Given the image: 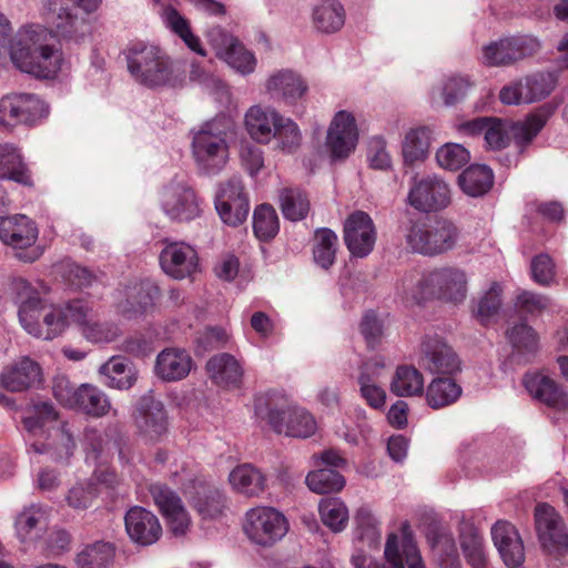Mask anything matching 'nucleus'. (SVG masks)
<instances>
[{
    "label": "nucleus",
    "instance_id": "f257e3e1",
    "mask_svg": "<svg viewBox=\"0 0 568 568\" xmlns=\"http://www.w3.org/2000/svg\"><path fill=\"white\" fill-rule=\"evenodd\" d=\"M467 293V277L457 267H440L428 273L412 270L406 272L396 285V294L407 304L439 298L459 303Z\"/></svg>",
    "mask_w": 568,
    "mask_h": 568
},
{
    "label": "nucleus",
    "instance_id": "f03ea898",
    "mask_svg": "<svg viewBox=\"0 0 568 568\" xmlns=\"http://www.w3.org/2000/svg\"><path fill=\"white\" fill-rule=\"evenodd\" d=\"M51 38L52 32L39 24L21 29L11 41V61L36 78H55L61 70L62 52L49 42Z\"/></svg>",
    "mask_w": 568,
    "mask_h": 568
},
{
    "label": "nucleus",
    "instance_id": "7ed1b4c3",
    "mask_svg": "<svg viewBox=\"0 0 568 568\" xmlns=\"http://www.w3.org/2000/svg\"><path fill=\"white\" fill-rule=\"evenodd\" d=\"M254 409L256 417L266 422L276 434L307 438L316 430L313 415L302 407L291 405L277 392L257 395L254 400Z\"/></svg>",
    "mask_w": 568,
    "mask_h": 568
},
{
    "label": "nucleus",
    "instance_id": "20e7f679",
    "mask_svg": "<svg viewBox=\"0 0 568 568\" xmlns=\"http://www.w3.org/2000/svg\"><path fill=\"white\" fill-rule=\"evenodd\" d=\"M16 285L23 290V293H19L21 305L18 314L24 329L43 339H53L62 334L72 322L67 303L64 306H54L42 315V300L39 294L31 291L30 284L24 280H19Z\"/></svg>",
    "mask_w": 568,
    "mask_h": 568
},
{
    "label": "nucleus",
    "instance_id": "39448f33",
    "mask_svg": "<svg viewBox=\"0 0 568 568\" xmlns=\"http://www.w3.org/2000/svg\"><path fill=\"white\" fill-rule=\"evenodd\" d=\"M458 237L459 231L455 223L444 217L410 220L405 232L407 246L424 256H436L450 251Z\"/></svg>",
    "mask_w": 568,
    "mask_h": 568
},
{
    "label": "nucleus",
    "instance_id": "423d86ee",
    "mask_svg": "<svg viewBox=\"0 0 568 568\" xmlns=\"http://www.w3.org/2000/svg\"><path fill=\"white\" fill-rule=\"evenodd\" d=\"M128 69L143 85H164L171 78L172 69L168 57L155 45L143 42L131 43L126 49Z\"/></svg>",
    "mask_w": 568,
    "mask_h": 568
},
{
    "label": "nucleus",
    "instance_id": "0eeeda50",
    "mask_svg": "<svg viewBox=\"0 0 568 568\" xmlns=\"http://www.w3.org/2000/svg\"><path fill=\"white\" fill-rule=\"evenodd\" d=\"M192 150L202 170L209 174L220 172L229 161L226 130L222 121L214 119L205 123L193 136Z\"/></svg>",
    "mask_w": 568,
    "mask_h": 568
},
{
    "label": "nucleus",
    "instance_id": "6e6552de",
    "mask_svg": "<svg viewBox=\"0 0 568 568\" xmlns=\"http://www.w3.org/2000/svg\"><path fill=\"white\" fill-rule=\"evenodd\" d=\"M384 556L388 566L367 557L363 550L353 555L351 561L354 568H425L416 542L406 532L400 540L394 532L388 535Z\"/></svg>",
    "mask_w": 568,
    "mask_h": 568
},
{
    "label": "nucleus",
    "instance_id": "1a4fd4ad",
    "mask_svg": "<svg viewBox=\"0 0 568 568\" xmlns=\"http://www.w3.org/2000/svg\"><path fill=\"white\" fill-rule=\"evenodd\" d=\"M38 235L36 223L26 215L2 216V243L20 262L33 263L42 256L44 248L36 244Z\"/></svg>",
    "mask_w": 568,
    "mask_h": 568
},
{
    "label": "nucleus",
    "instance_id": "9d476101",
    "mask_svg": "<svg viewBox=\"0 0 568 568\" xmlns=\"http://www.w3.org/2000/svg\"><path fill=\"white\" fill-rule=\"evenodd\" d=\"M244 531L255 544L272 546L287 532V523L276 509L257 507L246 513Z\"/></svg>",
    "mask_w": 568,
    "mask_h": 568
},
{
    "label": "nucleus",
    "instance_id": "9b49d317",
    "mask_svg": "<svg viewBox=\"0 0 568 568\" xmlns=\"http://www.w3.org/2000/svg\"><path fill=\"white\" fill-rule=\"evenodd\" d=\"M100 2L101 0H47V20L55 28L57 36L70 38L83 22L78 11L91 13L98 9Z\"/></svg>",
    "mask_w": 568,
    "mask_h": 568
},
{
    "label": "nucleus",
    "instance_id": "f8f14e48",
    "mask_svg": "<svg viewBox=\"0 0 568 568\" xmlns=\"http://www.w3.org/2000/svg\"><path fill=\"white\" fill-rule=\"evenodd\" d=\"M221 220L233 227L243 224L250 212V201L241 179L232 178L222 184L215 197Z\"/></svg>",
    "mask_w": 568,
    "mask_h": 568
},
{
    "label": "nucleus",
    "instance_id": "ddd939ff",
    "mask_svg": "<svg viewBox=\"0 0 568 568\" xmlns=\"http://www.w3.org/2000/svg\"><path fill=\"white\" fill-rule=\"evenodd\" d=\"M48 113V105L36 94L14 93L2 97V126L33 125Z\"/></svg>",
    "mask_w": 568,
    "mask_h": 568
},
{
    "label": "nucleus",
    "instance_id": "4468645a",
    "mask_svg": "<svg viewBox=\"0 0 568 568\" xmlns=\"http://www.w3.org/2000/svg\"><path fill=\"white\" fill-rule=\"evenodd\" d=\"M408 202L419 212H437L449 205L450 190L437 175L415 179L408 193Z\"/></svg>",
    "mask_w": 568,
    "mask_h": 568
},
{
    "label": "nucleus",
    "instance_id": "2eb2a0df",
    "mask_svg": "<svg viewBox=\"0 0 568 568\" xmlns=\"http://www.w3.org/2000/svg\"><path fill=\"white\" fill-rule=\"evenodd\" d=\"M72 323L80 326L83 336L92 343H109L114 341L121 328L115 323L94 321L91 316L92 307L83 298L67 302Z\"/></svg>",
    "mask_w": 568,
    "mask_h": 568
},
{
    "label": "nucleus",
    "instance_id": "dca6fc26",
    "mask_svg": "<svg viewBox=\"0 0 568 568\" xmlns=\"http://www.w3.org/2000/svg\"><path fill=\"white\" fill-rule=\"evenodd\" d=\"M419 365L433 374L453 375L460 371L457 354L438 335H425L423 338Z\"/></svg>",
    "mask_w": 568,
    "mask_h": 568
},
{
    "label": "nucleus",
    "instance_id": "f3484780",
    "mask_svg": "<svg viewBox=\"0 0 568 568\" xmlns=\"http://www.w3.org/2000/svg\"><path fill=\"white\" fill-rule=\"evenodd\" d=\"M344 242L355 257H365L373 251L376 242V229L366 212L355 211L345 220Z\"/></svg>",
    "mask_w": 568,
    "mask_h": 568
},
{
    "label": "nucleus",
    "instance_id": "a211bd4d",
    "mask_svg": "<svg viewBox=\"0 0 568 568\" xmlns=\"http://www.w3.org/2000/svg\"><path fill=\"white\" fill-rule=\"evenodd\" d=\"M85 442L88 459L106 460L116 452L122 464L129 465L133 462V444L128 437L120 434H102L95 429H90L85 433Z\"/></svg>",
    "mask_w": 568,
    "mask_h": 568
},
{
    "label": "nucleus",
    "instance_id": "6ab92c4d",
    "mask_svg": "<svg viewBox=\"0 0 568 568\" xmlns=\"http://www.w3.org/2000/svg\"><path fill=\"white\" fill-rule=\"evenodd\" d=\"M535 525L545 548L568 550V529L556 509L547 503L535 508Z\"/></svg>",
    "mask_w": 568,
    "mask_h": 568
},
{
    "label": "nucleus",
    "instance_id": "aec40b11",
    "mask_svg": "<svg viewBox=\"0 0 568 568\" xmlns=\"http://www.w3.org/2000/svg\"><path fill=\"white\" fill-rule=\"evenodd\" d=\"M162 210L172 221L189 222L200 215L201 209L192 187L172 183L162 194Z\"/></svg>",
    "mask_w": 568,
    "mask_h": 568
},
{
    "label": "nucleus",
    "instance_id": "412c9836",
    "mask_svg": "<svg viewBox=\"0 0 568 568\" xmlns=\"http://www.w3.org/2000/svg\"><path fill=\"white\" fill-rule=\"evenodd\" d=\"M159 261L163 272L175 280L192 276L199 267L196 251L183 242L168 243L161 251Z\"/></svg>",
    "mask_w": 568,
    "mask_h": 568
},
{
    "label": "nucleus",
    "instance_id": "4be33fe9",
    "mask_svg": "<svg viewBox=\"0 0 568 568\" xmlns=\"http://www.w3.org/2000/svg\"><path fill=\"white\" fill-rule=\"evenodd\" d=\"M358 132L352 113L339 111L334 116L327 132L326 144L333 159H345L357 143Z\"/></svg>",
    "mask_w": 568,
    "mask_h": 568
},
{
    "label": "nucleus",
    "instance_id": "5701e85b",
    "mask_svg": "<svg viewBox=\"0 0 568 568\" xmlns=\"http://www.w3.org/2000/svg\"><path fill=\"white\" fill-rule=\"evenodd\" d=\"M134 419L140 433L150 440H159L168 432L164 405L152 395L139 399Z\"/></svg>",
    "mask_w": 568,
    "mask_h": 568
},
{
    "label": "nucleus",
    "instance_id": "b1692460",
    "mask_svg": "<svg viewBox=\"0 0 568 568\" xmlns=\"http://www.w3.org/2000/svg\"><path fill=\"white\" fill-rule=\"evenodd\" d=\"M150 493L155 505L166 518L174 535H184L190 527V516L182 505L180 497L162 484H153Z\"/></svg>",
    "mask_w": 568,
    "mask_h": 568
},
{
    "label": "nucleus",
    "instance_id": "393cba45",
    "mask_svg": "<svg viewBox=\"0 0 568 568\" xmlns=\"http://www.w3.org/2000/svg\"><path fill=\"white\" fill-rule=\"evenodd\" d=\"M491 538L507 567L518 568L523 565L525 560L524 545L513 524L498 520L491 527Z\"/></svg>",
    "mask_w": 568,
    "mask_h": 568
},
{
    "label": "nucleus",
    "instance_id": "a878e982",
    "mask_svg": "<svg viewBox=\"0 0 568 568\" xmlns=\"http://www.w3.org/2000/svg\"><path fill=\"white\" fill-rule=\"evenodd\" d=\"M125 530L136 544L149 546L158 541L162 535V527L158 517L150 510L134 506L124 517Z\"/></svg>",
    "mask_w": 568,
    "mask_h": 568
},
{
    "label": "nucleus",
    "instance_id": "bb28decb",
    "mask_svg": "<svg viewBox=\"0 0 568 568\" xmlns=\"http://www.w3.org/2000/svg\"><path fill=\"white\" fill-rule=\"evenodd\" d=\"M193 367V358L183 348L166 347L155 359L154 374L163 382H179L189 376Z\"/></svg>",
    "mask_w": 568,
    "mask_h": 568
},
{
    "label": "nucleus",
    "instance_id": "cd10ccee",
    "mask_svg": "<svg viewBox=\"0 0 568 568\" xmlns=\"http://www.w3.org/2000/svg\"><path fill=\"white\" fill-rule=\"evenodd\" d=\"M524 385L540 403L558 410H568V393L550 377L539 373L526 374Z\"/></svg>",
    "mask_w": 568,
    "mask_h": 568
},
{
    "label": "nucleus",
    "instance_id": "c85d7f7f",
    "mask_svg": "<svg viewBox=\"0 0 568 568\" xmlns=\"http://www.w3.org/2000/svg\"><path fill=\"white\" fill-rule=\"evenodd\" d=\"M42 381L40 365L30 357H21L2 372V388L10 392H23L38 386Z\"/></svg>",
    "mask_w": 568,
    "mask_h": 568
},
{
    "label": "nucleus",
    "instance_id": "c756f323",
    "mask_svg": "<svg viewBox=\"0 0 568 568\" xmlns=\"http://www.w3.org/2000/svg\"><path fill=\"white\" fill-rule=\"evenodd\" d=\"M189 501L203 520L221 518L227 508L224 493L216 486L207 483H201L195 486Z\"/></svg>",
    "mask_w": 568,
    "mask_h": 568
},
{
    "label": "nucleus",
    "instance_id": "7c9ffc66",
    "mask_svg": "<svg viewBox=\"0 0 568 568\" xmlns=\"http://www.w3.org/2000/svg\"><path fill=\"white\" fill-rule=\"evenodd\" d=\"M206 373L211 381L224 388H237L242 383L243 368L229 353L212 356L206 363Z\"/></svg>",
    "mask_w": 568,
    "mask_h": 568
},
{
    "label": "nucleus",
    "instance_id": "2f4dec72",
    "mask_svg": "<svg viewBox=\"0 0 568 568\" xmlns=\"http://www.w3.org/2000/svg\"><path fill=\"white\" fill-rule=\"evenodd\" d=\"M215 36L222 38V45L224 47L223 58L235 70L243 74L253 72L256 60L252 52L246 50L237 40L229 37L221 28L212 29L207 37L212 44L217 45Z\"/></svg>",
    "mask_w": 568,
    "mask_h": 568
},
{
    "label": "nucleus",
    "instance_id": "473e14b6",
    "mask_svg": "<svg viewBox=\"0 0 568 568\" xmlns=\"http://www.w3.org/2000/svg\"><path fill=\"white\" fill-rule=\"evenodd\" d=\"M103 385L119 390L130 389L138 379L135 367L121 356H112L99 368Z\"/></svg>",
    "mask_w": 568,
    "mask_h": 568
},
{
    "label": "nucleus",
    "instance_id": "72a5a7b5",
    "mask_svg": "<svg viewBox=\"0 0 568 568\" xmlns=\"http://www.w3.org/2000/svg\"><path fill=\"white\" fill-rule=\"evenodd\" d=\"M282 115L274 110L254 105L245 114V126L253 140L258 143H268Z\"/></svg>",
    "mask_w": 568,
    "mask_h": 568
},
{
    "label": "nucleus",
    "instance_id": "f704fd0d",
    "mask_svg": "<svg viewBox=\"0 0 568 568\" xmlns=\"http://www.w3.org/2000/svg\"><path fill=\"white\" fill-rule=\"evenodd\" d=\"M345 9L338 0H321L312 10L314 28L325 34L339 31L345 23Z\"/></svg>",
    "mask_w": 568,
    "mask_h": 568
},
{
    "label": "nucleus",
    "instance_id": "c9c22d12",
    "mask_svg": "<svg viewBox=\"0 0 568 568\" xmlns=\"http://www.w3.org/2000/svg\"><path fill=\"white\" fill-rule=\"evenodd\" d=\"M126 298L119 307L126 317H134L148 312L159 295V288L150 282L135 283L126 290Z\"/></svg>",
    "mask_w": 568,
    "mask_h": 568
},
{
    "label": "nucleus",
    "instance_id": "e433bc0d",
    "mask_svg": "<svg viewBox=\"0 0 568 568\" xmlns=\"http://www.w3.org/2000/svg\"><path fill=\"white\" fill-rule=\"evenodd\" d=\"M13 181L22 186L32 187L33 178L20 150L10 143L2 144V180Z\"/></svg>",
    "mask_w": 568,
    "mask_h": 568
},
{
    "label": "nucleus",
    "instance_id": "4c0bfd02",
    "mask_svg": "<svg viewBox=\"0 0 568 568\" xmlns=\"http://www.w3.org/2000/svg\"><path fill=\"white\" fill-rule=\"evenodd\" d=\"M73 409L88 416L103 417L110 412L111 403L106 394L98 386L82 384L78 387V399Z\"/></svg>",
    "mask_w": 568,
    "mask_h": 568
},
{
    "label": "nucleus",
    "instance_id": "58836bf2",
    "mask_svg": "<svg viewBox=\"0 0 568 568\" xmlns=\"http://www.w3.org/2000/svg\"><path fill=\"white\" fill-rule=\"evenodd\" d=\"M267 90L281 95L283 100L293 104L301 99L307 90L306 83L293 71H280L267 81Z\"/></svg>",
    "mask_w": 568,
    "mask_h": 568
},
{
    "label": "nucleus",
    "instance_id": "ea45409f",
    "mask_svg": "<svg viewBox=\"0 0 568 568\" xmlns=\"http://www.w3.org/2000/svg\"><path fill=\"white\" fill-rule=\"evenodd\" d=\"M390 392L398 397L422 395L424 392L423 374L410 365L398 366L390 382Z\"/></svg>",
    "mask_w": 568,
    "mask_h": 568
},
{
    "label": "nucleus",
    "instance_id": "a19ab883",
    "mask_svg": "<svg viewBox=\"0 0 568 568\" xmlns=\"http://www.w3.org/2000/svg\"><path fill=\"white\" fill-rule=\"evenodd\" d=\"M232 487L246 496H257L265 489V477L250 464L235 467L230 476Z\"/></svg>",
    "mask_w": 568,
    "mask_h": 568
},
{
    "label": "nucleus",
    "instance_id": "79ce46f5",
    "mask_svg": "<svg viewBox=\"0 0 568 568\" xmlns=\"http://www.w3.org/2000/svg\"><path fill=\"white\" fill-rule=\"evenodd\" d=\"M494 183L491 169L481 164L467 168L459 176L460 189L470 196H480L487 193Z\"/></svg>",
    "mask_w": 568,
    "mask_h": 568
},
{
    "label": "nucleus",
    "instance_id": "37998d69",
    "mask_svg": "<svg viewBox=\"0 0 568 568\" xmlns=\"http://www.w3.org/2000/svg\"><path fill=\"white\" fill-rule=\"evenodd\" d=\"M283 216L292 222L304 220L311 209L307 194L300 187H284L278 194Z\"/></svg>",
    "mask_w": 568,
    "mask_h": 568
},
{
    "label": "nucleus",
    "instance_id": "c03bdc74",
    "mask_svg": "<svg viewBox=\"0 0 568 568\" xmlns=\"http://www.w3.org/2000/svg\"><path fill=\"white\" fill-rule=\"evenodd\" d=\"M462 395V387L452 378L437 377L426 390L427 404L439 409L454 404Z\"/></svg>",
    "mask_w": 568,
    "mask_h": 568
},
{
    "label": "nucleus",
    "instance_id": "a18cd8bd",
    "mask_svg": "<svg viewBox=\"0 0 568 568\" xmlns=\"http://www.w3.org/2000/svg\"><path fill=\"white\" fill-rule=\"evenodd\" d=\"M307 487L316 494H334L341 491L346 484L342 474L332 467L310 471L305 478Z\"/></svg>",
    "mask_w": 568,
    "mask_h": 568
},
{
    "label": "nucleus",
    "instance_id": "49530a36",
    "mask_svg": "<svg viewBox=\"0 0 568 568\" xmlns=\"http://www.w3.org/2000/svg\"><path fill=\"white\" fill-rule=\"evenodd\" d=\"M430 134L432 131L426 126L415 128L406 133L403 144V156L406 164L413 165L427 156Z\"/></svg>",
    "mask_w": 568,
    "mask_h": 568
},
{
    "label": "nucleus",
    "instance_id": "de8ad7c7",
    "mask_svg": "<svg viewBox=\"0 0 568 568\" xmlns=\"http://www.w3.org/2000/svg\"><path fill=\"white\" fill-rule=\"evenodd\" d=\"M337 235L327 227L317 229L314 233L313 257L317 265L328 270L335 262Z\"/></svg>",
    "mask_w": 568,
    "mask_h": 568
},
{
    "label": "nucleus",
    "instance_id": "09e8293b",
    "mask_svg": "<svg viewBox=\"0 0 568 568\" xmlns=\"http://www.w3.org/2000/svg\"><path fill=\"white\" fill-rule=\"evenodd\" d=\"M550 113L544 109L530 113L523 122L514 125V139L516 145L523 151L546 125Z\"/></svg>",
    "mask_w": 568,
    "mask_h": 568
},
{
    "label": "nucleus",
    "instance_id": "8fccbe9b",
    "mask_svg": "<svg viewBox=\"0 0 568 568\" xmlns=\"http://www.w3.org/2000/svg\"><path fill=\"white\" fill-rule=\"evenodd\" d=\"M165 20L171 31L181 38L191 51L206 57V51L202 47L200 38L192 32L190 21L186 18L176 9L170 8L165 12Z\"/></svg>",
    "mask_w": 568,
    "mask_h": 568
},
{
    "label": "nucleus",
    "instance_id": "3c124183",
    "mask_svg": "<svg viewBox=\"0 0 568 568\" xmlns=\"http://www.w3.org/2000/svg\"><path fill=\"white\" fill-rule=\"evenodd\" d=\"M280 231V221L275 209L267 203L256 206L253 213V232L263 242H268Z\"/></svg>",
    "mask_w": 568,
    "mask_h": 568
},
{
    "label": "nucleus",
    "instance_id": "603ef678",
    "mask_svg": "<svg viewBox=\"0 0 568 568\" xmlns=\"http://www.w3.org/2000/svg\"><path fill=\"white\" fill-rule=\"evenodd\" d=\"M524 103H531L548 97L555 89L557 79L551 72H537L521 80Z\"/></svg>",
    "mask_w": 568,
    "mask_h": 568
},
{
    "label": "nucleus",
    "instance_id": "864d4df0",
    "mask_svg": "<svg viewBox=\"0 0 568 568\" xmlns=\"http://www.w3.org/2000/svg\"><path fill=\"white\" fill-rule=\"evenodd\" d=\"M321 519L331 530H344L348 523V510L339 498H324L318 505Z\"/></svg>",
    "mask_w": 568,
    "mask_h": 568
},
{
    "label": "nucleus",
    "instance_id": "5fc2aeb1",
    "mask_svg": "<svg viewBox=\"0 0 568 568\" xmlns=\"http://www.w3.org/2000/svg\"><path fill=\"white\" fill-rule=\"evenodd\" d=\"M459 541L467 562L473 568H486L483 537L479 531L474 527H467L460 532Z\"/></svg>",
    "mask_w": 568,
    "mask_h": 568
},
{
    "label": "nucleus",
    "instance_id": "6e6d98bb",
    "mask_svg": "<svg viewBox=\"0 0 568 568\" xmlns=\"http://www.w3.org/2000/svg\"><path fill=\"white\" fill-rule=\"evenodd\" d=\"M114 557V548L109 542L99 541L87 546L77 557L79 568H104Z\"/></svg>",
    "mask_w": 568,
    "mask_h": 568
},
{
    "label": "nucleus",
    "instance_id": "4d7b16f0",
    "mask_svg": "<svg viewBox=\"0 0 568 568\" xmlns=\"http://www.w3.org/2000/svg\"><path fill=\"white\" fill-rule=\"evenodd\" d=\"M355 523L357 540L369 549L376 548L381 542V531L373 514L366 508H361L355 516Z\"/></svg>",
    "mask_w": 568,
    "mask_h": 568
},
{
    "label": "nucleus",
    "instance_id": "13d9d810",
    "mask_svg": "<svg viewBox=\"0 0 568 568\" xmlns=\"http://www.w3.org/2000/svg\"><path fill=\"white\" fill-rule=\"evenodd\" d=\"M358 329L368 349L375 351L385 335L384 322L375 311H366L358 324Z\"/></svg>",
    "mask_w": 568,
    "mask_h": 568
},
{
    "label": "nucleus",
    "instance_id": "bf43d9fd",
    "mask_svg": "<svg viewBox=\"0 0 568 568\" xmlns=\"http://www.w3.org/2000/svg\"><path fill=\"white\" fill-rule=\"evenodd\" d=\"M470 160L469 151L458 143H446L436 152L438 165L448 171H458Z\"/></svg>",
    "mask_w": 568,
    "mask_h": 568
},
{
    "label": "nucleus",
    "instance_id": "052dcab7",
    "mask_svg": "<svg viewBox=\"0 0 568 568\" xmlns=\"http://www.w3.org/2000/svg\"><path fill=\"white\" fill-rule=\"evenodd\" d=\"M507 337L513 348L521 355H531L538 346V337L532 327L519 323L507 331Z\"/></svg>",
    "mask_w": 568,
    "mask_h": 568
},
{
    "label": "nucleus",
    "instance_id": "680f3d73",
    "mask_svg": "<svg viewBox=\"0 0 568 568\" xmlns=\"http://www.w3.org/2000/svg\"><path fill=\"white\" fill-rule=\"evenodd\" d=\"M272 138L276 140L277 148L286 153L295 152L302 140L297 124L284 116L277 122Z\"/></svg>",
    "mask_w": 568,
    "mask_h": 568
},
{
    "label": "nucleus",
    "instance_id": "e2e57ef3",
    "mask_svg": "<svg viewBox=\"0 0 568 568\" xmlns=\"http://www.w3.org/2000/svg\"><path fill=\"white\" fill-rule=\"evenodd\" d=\"M501 290L497 283L479 298L477 307L474 308V315L481 325H488L498 314L501 306Z\"/></svg>",
    "mask_w": 568,
    "mask_h": 568
},
{
    "label": "nucleus",
    "instance_id": "0e129e2a",
    "mask_svg": "<svg viewBox=\"0 0 568 568\" xmlns=\"http://www.w3.org/2000/svg\"><path fill=\"white\" fill-rule=\"evenodd\" d=\"M99 493V487L92 480L78 483L69 489L65 500L71 508L84 510L91 507Z\"/></svg>",
    "mask_w": 568,
    "mask_h": 568
},
{
    "label": "nucleus",
    "instance_id": "69168bd1",
    "mask_svg": "<svg viewBox=\"0 0 568 568\" xmlns=\"http://www.w3.org/2000/svg\"><path fill=\"white\" fill-rule=\"evenodd\" d=\"M504 45L507 48V58L511 63L532 55L540 48L536 38L530 36H514L504 38Z\"/></svg>",
    "mask_w": 568,
    "mask_h": 568
},
{
    "label": "nucleus",
    "instance_id": "338daca9",
    "mask_svg": "<svg viewBox=\"0 0 568 568\" xmlns=\"http://www.w3.org/2000/svg\"><path fill=\"white\" fill-rule=\"evenodd\" d=\"M473 88V82L460 75L448 78L444 85L442 95L446 105H455L463 101Z\"/></svg>",
    "mask_w": 568,
    "mask_h": 568
},
{
    "label": "nucleus",
    "instance_id": "774afa93",
    "mask_svg": "<svg viewBox=\"0 0 568 568\" xmlns=\"http://www.w3.org/2000/svg\"><path fill=\"white\" fill-rule=\"evenodd\" d=\"M47 518L45 510L40 506H31L18 515L16 519V529L18 535L26 539L39 524L43 523Z\"/></svg>",
    "mask_w": 568,
    "mask_h": 568
}]
</instances>
